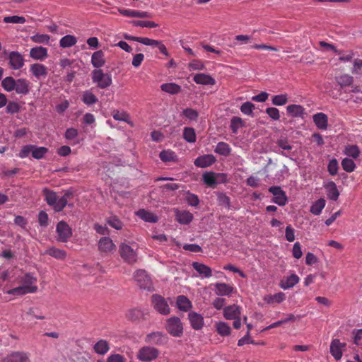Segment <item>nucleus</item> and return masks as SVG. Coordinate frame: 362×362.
Wrapping results in <instances>:
<instances>
[{"instance_id": "nucleus-1", "label": "nucleus", "mask_w": 362, "mask_h": 362, "mask_svg": "<svg viewBox=\"0 0 362 362\" xmlns=\"http://www.w3.org/2000/svg\"><path fill=\"white\" fill-rule=\"evenodd\" d=\"M19 286L6 291L7 294L13 296H23L28 293H35L37 290V278L31 273H26L18 279Z\"/></svg>"}, {"instance_id": "nucleus-2", "label": "nucleus", "mask_w": 362, "mask_h": 362, "mask_svg": "<svg viewBox=\"0 0 362 362\" xmlns=\"http://www.w3.org/2000/svg\"><path fill=\"white\" fill-rule=\"evenodd\" d=\"M42 193L47 204L52 206L55 212L62 211L68 204V200L73 197L72 192L67 191L62 197H59L56 192L47 188L42 190Z\"/></svg>"}, {"instance_id": "nucleus-3", "label": "nucleus", "mask_w": 362, "mask_h": 362, "mask_svg": "<svg viewBox=\"0 0 362 362\" xmlns=\"http://www.w3.org/2000/svg\"><path fill=\"white\" fill-rule=\"evenodd\" d=\"M137 248L122 243L119 247V252L122 259L129 264H133L137 262Z\"/></svg>"}, {"instance_id": "nucleus-4", "label": "nucleus", "mask_w": 362, "mask_h": 362, "mask_svg": "<svg viewBox=\"0 0 362 362\" xmlns=\"http://www.w3.org/2000/svg\"><path fill=\"white\" fill-rule=\"evenodd\" d=\"M91 75L93 82L97 83L98 87L100 88H106L112 84L111 75L105 74L100 69H94Z\"/></svg>"}, {"instance_id": "nucleus-5", "label": "nucleus", "mask_w": 362, "mask_h": 362, "mask_svg": "<svg viewBox=\"0 0 362 362\" xmlns=\"http://www.w3.org/2000/svg\"><path fill=\"white\" fill-rule=\"evenodd\" d=\"M165 329L174 337H180L183 334V325L180 319L177 317H172L168 319Z\"/></svg>"}, {"instance_id": "nucleus-6", "label": "nucleus", "mask_w": 362, "mask_h": 362, "mask_svg": "<svg viewBox=\"0 0 362 362\" xmlns=\"http://www.w3.org/2000/svg\"><path fill=\"white\" fill-rule=\"evenodd\" d=\"M56 233L57 234V240L61 243H66L73 235L72 229L64 221H61L57 224Z\"/></svg>"}, {"instance_id": "nucleus-7", "label": "nucleus", "mask_w": 362, "mask_h": 362, "mask_svg": "<svg viewBox=\"0 0 362 362\" xmlns=\"http://www.w3.org/2000/svg\"><path fill=\"white\" fill-rule=\"evenodd\" d=\"M134 278L139 287L147 291H153V284L151 278L144 269H138L134 272Z\"/></svg>"}, {"instance_id": "nucleus-8", "label": "nucleus", "mask_w": 362, "mask_h": 362, "mask_svg": "<svg viewBox=\"0 0 362 362\" xmlns=\"http://www.w3.org/2000/svg\"><path fill=\"white\" fill-rule=\"evenodd\" d=\"M159 351L157 349L148 346L141 348L137 353V358L141 361H151L158 358Z\"/></svg>"}, {"instance_id": "nucleus-9", "label": "nucleus", "mask_w": 362, "mask_h": 362, "mask_svg": "<svg viewBox=\"0 0 362 362\" xmlns=\"http://www.w3.org/2000/svg\"><path fill=\"white\" fill-rule=\"evenodd\" d=\"M151 302L155 310L159 313L164 315L170 313V309L169 305L163 296L154 294L151 296Z\"/></svg>"}, {"instance_id": "nucleus-10", "label": "nucleus", "mask_w": 362, "mask_h": 362, "mask_svg": "<svg viewBox=\"0 0 362 362\" xmlns=\"http://www.w3.org/2000/svg\"><path fill=\"white\" fill-rule=\"evenodd\" d=\"M148 315V312L147 310L131 308L126 312L125 317L132 322H140L141 321L146 320Z\"/></svg>"}, {"instance_id": "nucleus-11", "label": "nucleus", "mask_w": 362, "mask_h": 362, "mask_svg": "<svg viewBox=\"0 0 362 362\" xmlns=\"http://www.w3.org/2000/svg\"><path fill=\"white\" fill-rule=\"evenodd\" d=\"M2 362H31L28 353L21 351H13L9 352Z\"/></svg>"}, {"instance_id": "nucleus-12", "label": "nucleus", "mask_w": 362, "mask_h": 362, "mask_svg": "<svg viewBox=\"0 0 362 362\" xmlns=\"http://www.w3.org/2000/svg\"><path fill=\"white\" fill-rule=\"evenodd\" d=\"M98 250L103 254L110 255L116 251L117 247L110 238L103 237L99 240Z\"/></svg>"}, {"instance_id": "nucleus-13", "label": "nucleus", "mask_w": 362, "mask_h": 362, "mask_svg": "<svg viewBox=\"0 0 362 362\" xmlns=\"http://www.w3.org/2000/svg\"><path fill=\"white\" fill-rule=\"evenodd\" d=\"M145 341L148 344L161 346L167 343L168 337L160 332H153L146 336Z\"/></svg>"}, {"instance_id": "nucleus-14", "label": "nucleus", "mask_w": 362, "mask_h": 362, "mask_svg": "<svg viewBox=\"0 0 362 362\" xmlns=\"http://www.w3.org/2000/svg\"><path fill=\"white\" fill-rule=\"evenodd\" d=\"M269 192L274 195L272 202L279 206L286 204L287 197L284 191L280 187L272 186L269 188Z\"/></svg>"}, {"instance_id": "nucleus-15", "label": "nucleus", "mask_w": 362, "mask_h": 362, "mask_svg": "<svg viewBox=\"0 0 362 362\" xmlns=\"http://www.w3.org/2000/svg\"><path fill=\"white\" fill-rule=\"evenodd\" d=\"M188 320L191 327L194 330H200L204 325V320L203 316L194 311H191L188 314Z\"/></svg>"}, {"instance_id": "nucleus-16", "label": "nucleus", "mask_w": 362, "mask_h": 362, "mask_svg": "<svg viewBox=\"0 0 362 362\" xmlns=\"http://www.w3.org/2000/svg\"><path fill=\"white\" fill-rule=\"evenodd\" d=\"M9 65L11 69L17 70L24 66V59L18 52H11L8 54Z\"/></svg>"}, {"instance_id": "nucleus-17", "label": "nucleus", "mask_w": 362, "mask_h": 362, "mask_svg": "<svg viewBox=\"0 0 362 362\" xmlns=\"http://www.w3.org/2000/svg\"><path fill=\"white\" fill-rule=\"evenodd\" d=\"M345 346L346 344L340 342L339 339H333L330 344V353L332 356L336 360H339L342 357V349L345 348Z\"/></svg>"}, {"instance_id": "nucleus-18", "label": "nucleus", "mask_w": 362, "mask_h": 362, "mask_svg": "<svg viewBox=\"0 0 362 362\" xmlns=\"http://www.w3.org/2000/svg\"><path fill=\"white\" fill-rule=\"evenodd\" d=\"M216 161L214 156L205 154L197 157L194 163L197 167L204 168L211 166Z\"/></svg>"}, {"instance_id": "nucleus-19", "label": "nucleus", "mask_w": 362, "mask_h": 362, "mask_svg": "<svg viewBox=\"0 0 362 362\" xmlns=\"http://www.w3.org/2000/svg\"><path fill=\"white\" fill-rule=\"evenodd\" d=\"M241 308L239 305L233 304L223 308V316L226 320H233L240 317Z\"/></svg>"}, {"instance_id": "nucleus-20", "label": "nucleus", "mask_w": 362, "mask_h": 362, "mask_svg": "<svg viewBox=\"0 0 362 362\" xmlns=\"http://www.w3.org/2000/svg\"><path fill=\"white\" fill-rule=\"evenodd\" d=\"M30 71L37 79L45 78L47 76V68L42 64L35 63L30 65Z\"/></svg>"}, {"instance_id": "nucleus-21", "label": "nucleus", "mask_w": 362, "mask_h": 362, "mask_svg": "<svg viewBox=\"0 0 362 362\" xmlns=\"http://www.w3.org/2000/svg\"><path fill=\"white\" fill-rule=\"evenodd\" d=\"M313 122L320 130H326L328 127V117L323 112H317L313 116Z\"/></svg>"}, {"instance_id": "nucleus-22", "label": "nucleus", "mask_w": 362, "mask_h": 362, "mask_svg": "<svg viewBox=\"0 0 362 362\" xmlns=\"http://www.w3.org/2000/svg\"><path fill=\"white\" fill-rule=\"evenodd\" d=\"M193 81L199 85H211L214 86L216 84V80L209 74L199 73L196 74L193 77Z\"/></svg>"}, {"instance_id": "nucleus-23", "label": "nucleus", "mask_w": 362, "mask_h": 362, "mask_svg": "<svg viewBox=\"0 0 362 362\" xmlns=\"http://www.w3.org/2000/svg\"><path fill=\"white\" fill-rule=\"evenodd\" d=\"M30 83L25 78H18L16 81L15 91L18 94L27 95L30 91Z\"/></svg>"}, {"instance_id": "nucleus-24", "label": "nucleus", "mask_w": 362, "mask_h": 362, "mask_svg": "<svg viewBox=\"0 0 362 362\" xmlns=\"http://www.w3.org/2000/svg\"><path fill=\"white\" fill-rule=\"evenodd\" d=\"M334 80L341 89L350 87L354 83V77L348 74L336 76Z\"/></svg>"}, {"instance_id": "nucleus-25", "label": "nucleus", "mask_w": 362, "mask_h": 362, "mask_svg": "<svg viewBox=\"0 0 362 362\" xmlns=\"http://www.w3.org/2000/svg\"><path fill=\"white\" fill-rule=\"evenodd\" d=\"M194 216L189 211L176 210L175 219L180 224H189L193 220Z\"/></svg>"}, {"instance_id": "nucleus-26", "label": "nucleus", "mask_w": 362, "mask_h": 362, "mask_svg": "<svg viewBox=\"0 0 362 362\" xmlns=\"http://www.w3.org/2000/svg\"><path fill=\"white\" fill-rule=\"evenodd\" d=\"M234 291V287L226 283H216L215 284V293L218 296H230Z\"/></svg>"}, {"instance_id": "nucleus-27", "label": "nucleus", "mask_w": 362, "mask_h": 362, "mask_svg": "<svg viewBox=\"0 0 362 362\" xmlns=\"http://www.w3.org/2000/svg\"><path fill=\"white\" fill-rule=\"evenodd\" d=\"M192 266L202 277L209 278L212 276L211 269L204 264L194 262Z\"/></svg>"}, {"instance_id": "nucleus-28", "label": "nucleus", "mask_w": 362, "mask_h": 362, "mask_svg": "<svg viewBox=\"0 0 362 362\" xmlns=\"http://www.w3.org/2000/svg\"><path fill=\"white\" fill-rule=\"evenodd\" d=\"M48 55L47 49L43 47H35L30 49V57L35 60H43Z\"/></svg>"}, {"instance_id": "nucleus-29", "label": "nucleus", "mask_w": 362, "mask_h": 362, "mask_svg": "<svg viewBox=\"0 0 362 362\" xmlns=\"http://www.w3.org/2000/svg\"><path fill=\"white\" fill-rule=\"evenodd\" d=\"M176 304L178 309L184 312H187L192 308V302L183 295L177 296Z\"/></svg>"}, {"instance_id": "nucleus-30", "label": "nucleus", "mask_w": 362, "mask_h": 362, "mask_svg": "<svg viewBox=\"0 0 362 362\" xmlns=\"http://www.w3.org/2000/svg\"><path fill=\"white\" fill-rule=\"evenodd\" d=\"M91 63L96 69L103 66L105 64L104 53L102 50L95 52L91 57Z\"/></svg>"}, {"instance_id": "nucleus-31", "label": "nucleus", "mask_w": 362, "mask_h": 362, "mask_svg": "<svg viewBox=\"0 0 362 362\" xmlns=\"http://www.w3.org/2000/svg\"><path fill=\"white\" fill-rule=\"evenodd\" d=\"M325 188L327 190L328 197L334 201H337L339 196V192L337 189V185L334 182L329 181L325 185Z\"/></svg>"}, {"instance_id": "nucleus-32", "label": "nucleus", "mask_w": 362, "mask_h": 362, "mask_svg": "<svg viewBox=\"0 0 362 362\" xmlns=\"http://www.w3.org/2000/svg\"><path fill=\"white\" fill-rule=\"evenodd\" d=\"M45 254L59 260H64L66 257V252L65 250L55 247L47 248Z\"/></svg>"}, {"instance_id": "nucleus-33", "label": "nucleus", "mask_w": 362, "mask_h": 362, "mask_svg": "<svg viewBox=\"0 0 362 362\" xmlns=\"http://www.w3.org/2000/svg\"><path fill=\"white\" fill-rule=\"evenodd\" d=\"M136 214L146 222L156 223L158 217L152 212L145 209H139Z\"/></svg>"}, {"instance_id": "nucleus-34", "label": "nucleus", "mask_w": 362, "mask_h": 362, "mask_svg": "<svg viewBox=\"0 0 362 362\" xmlns=\"http://www.w3.org/2000/svg\"><path fill=\"white\" fill-rule=\"evenodd\" d=\"M78 132L75 128H69L66 130L64 137L66 140L69 141L71 145L79 144L80 141L78 138Z\"/></svg>"}, {"instance_id": "nucleus-35", "label": "nucleus", "mask_w": 362, "mask_h": 362, "mask_svg": "<svg viewBox=\"0 0 362 362\" xmlns=\"http://www.w3.org/2000/svg\"><path fill=\"white\" fill-rule=\"evenodd\" d=\"M298 281L299 277L296 274H293L288 276L286 279L281 280L280 283V286L283 289H288L293 287L296 284L298 283Z\"/></svg>"}, {"instance_id": "nucleus-36", "label": "nucleus", "mask_w": 362, "mask_h": 362, "mask_svg": "<svg viewBox=\"0 0 362 362\" xmlns=\"http://www.w3.org/2000/svg\"><path fill=\"white\" fill-rule=\"evenodd\" d=\"M286 110L292 117H303L305 114V108L300 105H288Z\"/></svg>"}, {"instance_id": "nucleus-37", "label": "nucleus", "mask_w": 362, "mask_h": 362, "mask_svg": "<svg viewBox=\"0 0 362 362\" xmlns=\"http://www.w3.org/2000/svg\"><path fill=\"white\" fill-rule=\"evenodd\" d=\"M216 332L221 337H227L230 334L231 328L225 322H218L215 325Z\"/></svg>"}, {"instance_id": "nucleus-38", "label": "nucleus", "mask_w": 362, "mask_h": 362, "mask_svg": "<svg viewBox=\"0 0 362 362\" xmlns=\"http://www.w3.org/2000/svg\"><path fill=\"white\" fill-rule=\"evenodd\" d=\"M95 353L100 355H105L110 349L109 344L106 340H99L93 346Z\"/></svg>"}, {"instance_id": "nucleus-39", "label": "nucleus", "mask_w": 362, "mask_h": 362, "mask_svg": "<svg viewBox=\"0 0 362 362\" xmlns=\"http://www.w3.org/2000/svg\"><path fill=\"white\" fill-rule=\"evenodd\" d=\"M160 88L163 91L170 94H177L182 90L181 86L175 83H163Z\"/></svg>"}, {"instance_id": "nucleus-40", "label": "nucleus", "mask_w": 362, "mask_h": 362, "mask_svg": "<svg viewBox=\"0 0 362 362\" xmlns=\"http://www.w3.org/2000/svg\"><path fill=\"white\" fill-rule=\"evenodd\" d=\"M214 152L223 156H228L230 154L231 148L227 143L221 141L217 144Z\"/></svg>"}, {"instance_id": "nucleus-41", "label": "nucleus", "mask_w": 362, "mask_h": 362, "mask_svg": "<svg viewBox=\"0 0 362 362\" xmlns=\"http://www.w3.org/2000/svg\"><path fill=\"white\" fill-rule=\"evenodd\" d=\"M202 179L204 182L210 187L214 188L218 182L216 178V174L213 172H207L203 174Z\"/></svg>"}, {"instance_id": "nucleus-42", "label": "nucleus", "mask_w": 362, "mask_h": 362, "mask_svg": "<svg viewBox=\"0 0 362 362\" xmlns=\"http://www.w3.org/2000/svg\"><path fill=\"white\" fill-rule=\"evenodd\" d=\"M77 39L75 36L67 35L61 38L59 45L62 48H67L75 45Z\"/></svg>"}, {"instance_id": "nucleus-43", "label": "nucleus", "mask_w": 362, "mask_h": 362, "mask_svg": "<svg viewBox=\"0 0 362 362\" xmlns=\"http://www.w3.org/2000/svg\"><path fill=\"white\" fill-rule=\"evenodd\" d=\"M286 298L285 293L283 292H279L274 295H268L264 298V300L267 303H280L283 302Z\"/></svg>"}, {"instance_id": "nucleus-44", "label": "nucleus", "mask_w": 362, "mask_h": 362, "mask_svg": "<svg viewBox=\"0 0 362 362\" xmlns=\"http://www.w3.org/2000/svg\"><path fill=\"white\" fill-rule=\"evenodd\" d=\"M81 100L88 105L96 103L98 101V98L90 90H86L83 93Z\"/></svg>"}, {"instance_id": "nucleus-45", "label": "nucleus", "mask_w": 362, "mask_h": 362, "mask_svg": "<svg viewBox=\"0 0 362 362\" xmlns=\"http://www.w3.org/2000/svg\"><path fill=\"white\" fill-rule=\"evenodd\" d=\"M325 200L322 198L319 199L310 206V212L314 215H319L321 214L322 209L325 206Z\"/></svg>"}, {"instance_id": "nucleus-46", "label": "nucleus", "mask_w": 362, "mask_h": 362, "mask_svg": "<svg viewBox=\"0 0 362 362\" xmlns=\"http://www.w3.org/2000/svg\"><path fill=\"white\" fill-rule=\"evenodd\" d=\"M16 81L12 76H7L1 81L3 88L7 92H11L15 90Z\"/></svg>"}, {"instance_id": "nucleus-47", "label": "nucleus", "mask_w": 362, "mask_h": 362, "mask_svg": "<svg viewBox=\"0 0 362 362\" xmlns=\"http://www.w3.org/2000/svg\"><path fill=\"white\" fill-rule=\"evenodd\" d=\"M183 138L189 143H194L197 139L194 129L192 127H185L183 129Z\"/></svg>"}, {"instance_id": "nucleus-48", "label": "nucleus", "mask_w": 362, "mask_h": 362, "mask_svg": "<svg viewBox=\"0 0 362 362\" xmlns=\"http://www.w3.org/2000/svg\"><path fill=\"white\" fill-rule=\"evenodd\" d=\"M112 117L115 120L123 121L132 126L133 125L132 122L129 119V114L124 111L119 112V110H114L112 112Z\"/></svg>"}, {"instance_id": "nucleus-49", "label": "nucleus", "mask_w": 362, "mask_h": 362, "mask_svg": "<svg viewBox=\"0 0 362 362\" xmlns=\"http://www.w3.org/2000/svg\"><path fill=\"white\" fill-rule=\"evenodd\" d=\"M147 40L148 42H146V45L157 47L162 54H163L165 56H168L167 48L161 41L152 40L150 38H148Z\"/></svg>"}, {"instance_id": "nucleus-50", "label": "nucleus", "mask_w": 362, "mask_h": 362, "mask_svg": "<svg viewBox=\"0 0 362 362\" xmlns=\"http://www.w3.org/2000/svg\"><path fill=\"white\" fill-rule=\"evenodd\" d=\"M217 201L219 206H223L227 209H230V199L226 194L223 192H218Z\"/></svg>"}, {"instance_id": "nucleus-51", "label": "nucleus", "mask_w": 362, "mask_h": 362, "mask_svg": "<svg viewBox=\"0 0 362 362\" xmlns=\"http://www.w3.org/2000/svg\"><path fill=\"white\" fill-rule=\"evenodd\" d=\"M360 150L356 145H349L345 148L344 153L353 158H357L360 155Z\"/></svg>"}, {"instance_id": "nucleus-52", "label": "nucleus", "mask_w": 362, "mask_h": 362, "mask_svg": "<svg viewBox=\"0 0 362 362\" xmlns=\"http://www.w3.org/2000/svg\"><path fill=\"white\" fill-rule=\"evenodd\" d=\"M341 166L343 170L347 173H352L356 168V164L354 161L349 158H345L342 160Z\"/></svg>"}, {"instance_id": "nucleus-53", "label": "nucleus", "mask_w": 362, "mask_h": 362, "mask_svg": "<svg viewBox=\"0 0 362 362\" xmlns=\"http://www.w3.org/2000/svg\"><path fill=\"white\" fill-rule=\"evenodd\" d=\"M50 37L47 34H35L30 37V40L35 43L48 44Z\"/></svg>"}, {"instance_id": "nucleus-54", "label": "nucleus", "mask_w": 362, "mask_h": 362, "mask_svg": "<svg viewBox=\"0 0 362 362\" xmlns=\"http://www.w3.org/2000/svg\"><path fill=\"white\" fill-rule=\"evenodd\" d=\"M3 21L5 23L23 24L26 21L23 16H12L4 17Z\"/></svg>"}, {"instance_id": "nucleus-55", "label": "nucleus", "mask_w": 362, "mask_h": 362, "mask_svg": "<svg viewBox=\"0 0 362 362\" xmlns=\"http://www.w3.org/2000/svg\"><path fill=\"white\" fill-rule=\"evenodd\" d=\"M107 223L116 230H121L123 227L122 222L116 216L108 218Z\"/></svg>"}, {"instance_id": "nucleus-56", "label": "nucleus", "mask_w": 362, "mask_h": 362, "mask_svg": "<svg viewBox=\"0 0 362 362\" xmlns=\"http://www.w3.org/2000/svg\"><path fill=\"white\" fill-rule=\"evenodd\" d=\"M48 148L45 147H37L34 146L32 156L35 159H42L45 155L47 153Z\"/></svg>"}, {"instance_id": "nucleus-57", "label": "nucleus", "mask_w": 362, "mask_h": 362, "mask_svg": "<svg viewBox=\"0 0 362 362\" xmlns=\"http://www.w3.org/2000/svg\"><path fill=\"white\" fill-rule=\"evenodd\" d=\"M272 102L274 105H284L288 103V95L287 94L274 95L272 97Z\"/></svg>"}, {"instance_id": "nucleus-58", "label": "nucleus", "mask_w": 362, "mask_h": 362, "mask_svg": "<svg viewBox=\"0 0 362 362\" xmlns=\"http://www.w3.org/2000/svg\"><path fill=\"white\" fill-rule=\"evenodd\" d=\"M243 119L238 117H233L230 121V129L233 134H237L239 128L243 126Z\"/></svg>"}, {"instance_id": "nucleus-59", "label": "nucleus", "mask_w": 362, "mask_h": 362, "mask_svg": "<svg viewBox=\"0 0 362 362\" xmlns=\"http://www.w3.org/2000/svg\"><path fill=\"white\" fill-rule=\"evenodd\" d=\"M339 170V163L336 158H332L329 160L327 165V171L332 176L337 174Z\"/></svg>"}, {"instance_id": "nucleus-60", "label": "nucleus", "mask_w": 362, "mask_h": 362, "mask_svg": "<svg viewBox=\"0 0 362 362\" xmlns=\"http://www.w3.org/2000/svg\"><path fill=\"white\" fill-rule=\"evenodd\" d=\"M160 158L163 162H169L175 160V154L174 152L171 151H162L160 153Z\"/></svg>"}, {"instance_id": "nucleus-61", "label": "nucleus", "mask_w": 362, "mask_h": 362, "mask_svg": "<svg viewBox=\"0 0 362 362\" xmlns=\"http://www.w3.org/2000/svg\"><path fill=\"white\" fill-rule=\"evenodd\" d=\"M255 105L251 102H245L240 106V111L246 115H252Z\"/></svg>"}, {"instance_id": "nucleus-62", "label": "nucleus", "mask_w": 362, "mask_h": 362, "mask_svg": "<svg viewBox=\"0 0 362 362\" xmlns=\"http://www.w3.org/2000/svg\"><path fill=\"white\" fill-rule=\"evenodd\" d=\"M185 200L187 203L192 206H197L199 204L198 196L190 192H187Z\"/></svg>"}, {"instance_id": "nucleus-63", "label": "nucleus", "mask_w": 362, "mask_h": 362, "mask_svg": "<svg viewBox=\"0 0 362 362\" xmlns=\"http://www.w3.org/2000/svg\"><path fill=\"white\" fill-rule=\"evenodd\" d=\"M182 115L190 120L196 121L199 117V113L196 110L186 108L182 111Z\"/></svg>"}, {"instance_id": "nucleus-64", "label": "nucleus", "mask_w": 362, "mask_h": 362, "mask_svg": "<svg viewBox=\"0 0 362 362\" xmlns=\"http://www.w3.org/2000/svg\"><path fill=\"white\" fill-rule=\"evenodd\" d=\"M190 70H204L205 69L204 64L201 60L194 59L189 64Z\"/></svg>"}]
</instances>
